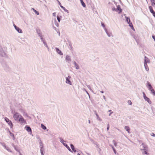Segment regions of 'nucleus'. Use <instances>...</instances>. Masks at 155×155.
I'll return each mask as SVG.
<instances>
[{
	"label": "nucleus",
	"instance_id": "4d7b16f0",
	"mask_svg": "<svg viewBox=\"0 0 155 155\" xmlns=\"http://www.w3.org/2000/svg\"><path fill=\"white\" fill-rule=\"evenodd\" d=\"M102 26H103V27H105V25H104V24H102Z\"/></svg>",
	"mask_w": 155,
	"mask_h": 155
},
{
	"label": "nucleus",
	"instance_id": "f704fd0d",
	"mask_svg": "<svg viewBox=\"0 0 155 155\" xmlns=\"http://www.w3.org/2000/svg\"><path fill=\"white\" fill-rule=\"evenodd\" d=\"M74 66L77 69H78L79 68V67L77 64H76V65H74Z\"/></svg>",
	"mask_w": 155,
	"mask_h": 155
},
{
	"label": "nucleus",
	"instance_id": "1a4fd4ad",
	"mask_svg": "<svg viewBox=\"0 0 155 155\" xmlns=\"http://www.w3.org/2000/svg\"><path fill=\"white\" fill-rule=\"evenodd\" d=\"M147 88H148V89L150 91L151 90L153 89V88L151 86V84H150V83L149 82H147Z\"/></svg>",
	"mask_w": 155,
	"mask_h": 155
},
{
	"label": "nucleus",
	"instance_id": "cd10ccee",
	"mask_svg": "<svg viewBox=\"0 0 155 155\" xmlns=\"http://www.w3.org/2000/svg\"><path fill=\"white\" fill-rule=\"evenodd\" d=\"M151 2V5L153 6H154L155 5V0H150Z\"/></svg>",
	"mask_w": 155,
	"mask_h": 155
},
{
	"label": "nucleus",
	"instance_id": "c9c22d12",
	"mask_svg": "<svg viewBox=\"0 0 155 155\" xmlns=\"http://www.w3.org/2000/svg\"><path fill=\"white\" fill-rule=\"evenodd\" d=\"M54 23L55 24V25H56V26L57 27H58L59 26V24L57 22V21H56V20L55 21V22Z\"/></svg>",
	"mask_w": 155,
	"mask_h": 155
},
{
	"label": "nucleus",
	"instance_id": "bf43d9fd",
	"mask_svg": "<svg viewBox=\"0 0 155 155\" xmlns=\"http://www.w3.org/2000/svg\"><path fill=\"white\" fill-rule=\"evenodd\" d=\"M110 127H107V130H109Z\"/></svg>",
	"mask_w": 155,
	"mask_h": 155
},
{
	"label": "nucleus",
	"instance_id": "c85d7f7f",
	"mask_svg": "<svg viewBox=\"0 0 155 155\" xmlns=\"http://www.w3.org/2000/svg\"><path fill=\"white\" fill-rule=\"evenodd\" d=\"M69 47H68V48H69L70 50H72L73 49V46H72V45L71 44H69Z\"/></svg>",
	"mask_w": 155,
	"mask_h": 155
},
{
	"label": "nucleus",
	"instance_id": "864d4df0",
	"mask_svg": "<svg viewBox=\"0 0 155 155\" xmlns=\"http://www.w3.org/2000/svg\"><path fill=\"white\" fill-rule=\"evenodd\" d=\"M88 88H89V89L91 91H93L91 89V87H90V86H89L88 87Z\"/></svg>",
	"mask_w": 155,
	"mask_h": 155
},
{
	"label": "nucleus",
	"instance_id": "09e8293b",
	"mask_svg": "<svg viewBox=\"0 0 155 155\" xmlns=\"http://www.w3.org/2000/svg\"><path fill=\"white\" fill-rule=\"evenodd\" d=\"M56 13L55 12H54L53 13V15L54 16H56Z\"/></svg>",
	"mask_w": 155,
	"mask_h": 155
},
{
	"label": "nucleus",
	"instance_id": "dca6fc26",
	"mask_svg": "<svg viewBox=\"0 0 155 155\" xmlns=\"http://www.w3.org/2000/svg\"><path fill=\"white\" fill-rule=\"evenodd\" d=\"M61 142L67 148H68V147L66 143H65L64 142H66L64 141V140L63 139H61Z\"/></svg>",
	"mask_w": 155,
	"mask_h": 155
},
{
	"label": "nucleus",
	"instance_id": "5701e85b",
	"mask_svg": "<svg viewBox=\"0 0 155 155\" xmlns=\"http://www.w3.org/2000/svg\"><path fill=\"white\" fill-rule=\"evenodd\" d=\"M60 6L64 11L68 13V10L66 9L65 7L62 6V5Z\"/></svg>",
	"mask_w": 155,
	"mask_h": 155
},
{
	"label": "nucleus",
	"instance_id": "412c9836",
	"mask_svg": "<svg viewBox=\"0 0 155 155\" xmlns=\"http://www.w3.org/2000/svg\"><path fill=\"white\" fill-rule=\"evenodd\" d=\"M80 1L81 2V3L82 5L84 7V8L85 7L86 5H85V4L84 3V2L83 0H80Z\"/></svg>",
	"mask_w": 155,
	"mask_h": 155
},
{
	"label": "nucleus",
	"instance_id": "6e6d98bb",
	"mask_svg": "<svg viewBox=\"0 0 155 155\" xmlns=\"http://www.w3.org/2000/svg\"><path fill=\"white\" fill-rule=\"evenodd\" d=\"M41 154H42V155H44V154L43 153L42 150H41Z\"/></svg>",
	"mask_w": 155,
	"mask_h": 155
},
{
	"label": "nucleus",
	"instance_id": "bb28decb",
	"mask_svg": "<svg viewBox=\"0 0 155 155\" xmlns=\"http://www.w3.org/2000/svg\"><path fill=\"white\" fill-rule=\"evenodd\" d=\"M96 116L97 117V120L100 121H101V118L97 114H96Z\"/></svg>",
	"mask_w": 155,
	"mask_h": 155
},
{
	"label": "nucleus",
	"instance_id": "7c9ffc66",
	"mask_svg": "<svg viewBox=\"0 0 155 155\" xmlns=\"http://www.w3.org/2000/svg\"><path fill=\"white\" fill-rule=\"evenodd\" d=\"M113 143L114 144V146L115 147L117 146V143L116 142V141H115V140H113Z\"/></svg>",
	"mask_w": 155,
	"mask_h": 155
},
{
	"label": "nucleus",
	"instance_id": "423d86ee",
	"mask_svg": "<svg viewBox=\"0 0 155 155\" xmlns=\"http://www.w3.org/2000/svg\"><path fill=\"white\" fill-rule=\"evenodd\" d=\"M18 113L17 112L15 113L13 115V118L15 120L18 121L19 120V118L20 117V115H18Z\"/></svg>",
	"mask_w": 155,
	"mask_h": 155
},
{
	"label": "nucleus",
	"instance_id": "9d476101",
	"mask_svg": "<svg viewBox=\"0 0 155 155\" xmlns=\"http://www.w3.org/2000/svg\"><path fill=\"white\" fill-rule=\"evenodd\" d=\"M105 31L107 35L109 37H113V35L111 32L108 31L106 29H105Z\"/></svg>",
	"mask_w": 155,
	"mask_h": 155
},
{
	"label": "nucleus",
	"instance_id": "0eeeda50",
	"mask_svg": "<svg viewBox=\"0 0 155 155\" xmlns=\"http://www.w3.org/2000/svg\"><path fill=\"white\" fill-rule=\"evenodd\" d=\"M5 120L9 126H13V124L11 120H10L7 117H5L4 118Z\"/></svg>",
	"mask_w": 155,
	"mask_h": 155
},
{
	"label": "nucleus",
	"instance_id": "ea45409f",
	"mask_svg": "<svg viewBox=\"0 0 155 155\" xmlns=\"http://www.w3.org/2000/svg\"><path fill=\"white\" fill-rule=\"evenodd\" d=\"M150 135L152 136L155 137V134H154L153 133H151Z\"/></svg>",
	"mask_w": 155,
	"mask_h": 155
},
{
	"label": "nucleus",
	"instance_id": "f257e3e1",
	"mask_svg": "<svg viewBox=\"0 0 155 155\" xmlns=\"http://www.w3.org/2000/svg\"><path fill=\"white\" fill-rule=\"evenodd\" d=\"M0 63L6 72L8 73L12 72V69L9 67L6 61L2 58H0Z\"/></svg>",
	"mask_w": 155,
	"mask_h": 155
},
{
	"label": "nucleus",
	"instance_id": "6ab92c4d",
	"mask_svg": "<svg viewBox=\"0 0 155 155\" xmlns=\"http://www.w3.org/2000/svg\"><path fill=\"white\" fill-rule=\"evenodd\" d=\"M150 91V93L153 95L155 96V91L154 90L153 88Z\"/></svg>",
	"mask_w": 155,
	"mask_h": 155
},
{
	"label": "nucleus",
	"instance_id": "de8ad7c7",
	"mask_svg": "<svg viewBox=\"0 0 155 155\" xmlns=\"http://www.w3.org/2000/svg\"><path fill=\"white\" fill-rule=\"evenodd\" d=\"M73 63L74 65H76V64H77V63L75 61H73Z\"/></svg>",
	"mask_w": 155,
	"mask_h": 155
},
{
	"label": "nucleus",
	"instance_id": "774afa93",
	"mask_svg": "<svg viewBox=\"0 0 155 155\" xmlns=\"http://www.w3.org/2000/svg\"><path fill=\"white\" fill-rule=\"evenodd\" d=\"M56 28L54 27V29H55V30Z\"/></svg>",
	"mask_w": 155,
	"mask_h": 155
},
{
	"label": "nucleus",
	"instance_id": "338daca9",
	"mask_svg": "<svg viewBox=\"0 0 155 155\" xmlns=\"http://www.w3.org/2000/svg\"><path fill=\"white\" fill-rule=\"evenodd\" d=\"M44 1H45V3H46V1L45 0H44Z\"/></svg>",
	"mask_w": 155,
	"mask_h": 155
},
{
	"label": "nucleus",
	"instance_id": "69168bd1",
	"mask_svg": "<svg viewBox=\"0 0 155 155\" xmlns=\"http://www.w3.org/2000/svg\"><path fill=\"white\" fill-rule=\"evenodd\" d=\"M68 79H69V78H70V77H69V76H68Z\"/></svg>",
	"mask_w": 155,
	"mask_h": 155
},
{
	"label": "nucleus",
	"instance_id": "39448f33",
	"mask_svg": "<svg viewBox=\"0 0 155 155\" xmlns=\"http://www.w3.org/2000/svg\"><path fill=\"white\" fill-rule=\"evenodd\" d=\"M0 54L1 56L2 57H5L6 56V54L4 51L3 48L0 45Z\"/></svg>",
	"mask_w": 155,
	"mask_h": 155
},
{
	"label": "nucleus",
	"instance_id": "603ef678",
	"mask_svg": "<svg viewBox=\"0 0 155 155\" xmlns=\"http://www.w3.org/2000/svg\"><path fill=\"white\" fill-rule=\"evenodd\" d=\"M152 37L153 39L154 40V41H155V36L154 35H153Z\"/></svg>",
	"mask_w": 155,
	"mask_h": 155
},
{
	"label": "nucleus",
	"instance_id": "13d9d810",
	"mask_svg": "<svg viewBox=\"0 0 155 155\" xmlns=\"http://www.w3.org/2000/svg\"><path fill=\"white\" fill-rule=\"evenodd\" d=\"M153 16L155 17V12L153 14Z\"/></svg>",
	"mask_w": 155,
	"mask_h": 155
},
{
	"label": "nucleus",
	"instance_id": "4468645a",
	"mask_svg": "<svg viewBox=\"0 0 155 155\" xmlns=\"http://www.w3.org/2000/svg\"><path fill=\"white\" fill-rule=\"evenodd\" d=\"M70 147L72 151H73L74 153L76 152V150L75 149L74 147L73 144H71Z\"/></svg>",
	"mask_w": 155,
	"mask_h": 155
},
{
	"label": "nucleus",
	"instance_id": "f03ea898",
	"mask_svg": "<svg viewBox=\"0 0 155 155\" xmlns=\"http://www.w3.org/2000/svg\"><path fill=\"white\" fill-rule=\"evenodd\" d=\"M19 123L22 125H24L25 124H27V123L26 120L23 117L20 115V117L19 118V120L18 121Z\"/></svg>",
	"mask_w": 155,
	"mask_h": 155
},
{
	"label": "nucleus",
	"instance_id": "f8f14e48",
	"mask_svg": "<svg viewBox=\"0 0 155 155\" xmlns=\"http://www.w3.org/2000/svg\"><path fill=\"white\" fill-rule=\"evenodd\" d=\"M36 32H37V34L39 36V37H41V36H42L41 30L40 29H38L37 28H36Z\"/></svg>",
	"mask_w": 155,
	"mask_h": 155
},
{
	"label": "nucleus",
	"instance_id": "37998d69",
	"mask_svg": "<svg viewBox=\"0 0 155 155\" xmlns=\"http://www.w3.org/2000/svg\"><path fill=\"white\" fill-rule=\"evenodd\" d=\"M56 0L58 1V4L60 5V6L61 5V3L58 1V0Z\"/></svg>",
	"mask_w": 155,
	"mask_h": 155
},
{
	"label": "nucleus",
	"instance_id": "c03bdc74",
	"mask_svg": "<svg viewBox=\"0 0 155 155\" xmlns=\"http://www.w3.org/2000/svg\"><path fill=\"white\" fill-rule=\"evenodd\" d=\"M68 84L71 85H72V82H71V81H69V80H68Z\"/></svg>",
	"mask_w": 155,
	"mask_h": 155
},
{
	"label": "nucleus",
	"instance_id": "72a5a7b5",
	"mask_svg": "<svg viewBox=\"0 0 155 155\" xmlns=\"http://www.w3.org/2000/svg\"><path fill=\"white\" fill-rule=\"evenodd\" d=\"M23 115L24 117H26L28 116V114H27V113L25 112H24V113L23 114Z\"/></svg>",
	"mask_w": 155,
	"mask_h": 155
},
{
	"label": "nucleus",
	"instance_id": "680f3d73",
	"mask_svg": "<svg viewBox=\"0 0 155 155\" xmlns=\"http://www.w3.org/2000/svg\"><path fill=\"white\" fill-rule=\"evenodd\" d=\"M108 112H110V113L111 112H112V111H111V110H109L108 111Z\"/></svg>",
	"mask_w": 155,
	"mask_h": 155
},
{
	"label": "nucleus",
	"instance_id": "0e129e2a",
	"mask_svg": "<svg viewBox=\"0 0 155 155\" xmlns=\"http://www.w3.org/2000/svg\"><path fill=\"white\" fill-rule=\"evenodd\" d=\"M77 155H80V153H78Z\"/></svg>",
	"mask_w": 155,
	"mask_h": 155
},
{
	"label": "nucleus",
	"instance_id": "6e6552de",
	"mask_svg": "<svg viewBox=\"0 0 155 155\" xmlns=\"http://www.w3.org/2000/svg\"><path fill=\"white\" fill-rule=\"evenodd\" d=\"M13 26L15 30L19 33H22V30L18 27L15 24H14Z\"/></svg>",
	"mask_w": 155,
	"mask_h": 155
},
{
	"label": "nucleus",
	"instance_id": "4c0bfd02",
	"mask_svg": "<svg viewBox=\"0 0 155 155\" xmlns=\"http://www.w3.org/2000/svg\"><path fill=\"white\" fill-rule=\"evenodd\" d=\"M128 104H129L130 105H132V102H131V101H130V100H129V101H128Z\"/></svg>",
	"mask_w": 155,
	"mask_h": 155
},
{
	"label": "nucleus",
	"instance_id": "58836bf2",
	"mask_svg": "<svg viewBox=\"0 0 155 155\" xmlns=\"http://www.w3.org/2000/svg\"><path fill=\"white\" fill-rule=\"evenodd\" d=\"M112 149H113V151H114V153H116V150L113 147H112Z\"/></svg>",
	"mask_w": 155,
	"mask_h": 155
},
{
	"label": "nucleus",
	"instance_id": "e2e57ef3",
	"mask_svg": "<svg viewBox=\"0 0 155 155\" xmlns=\"http://www.w3.org/2000/svg\"><path fill=\"white\" fill-rule=\"evenodd\" d=\"M87 155H91L90 154L88 153H86Z\"/></svg>",
	"mask_w": 155,
	"mask_h": 155
},
{
	"label": "nucleus",
	"instance_id": "5fc2aeb1",
	"mask_svg": "<svg viewBox=\"0 0 155 155\" xmlns=\"http://www.w3.org/2000/svg\"><path fill=\"white\" fill-rule=\"evenodd\" d=\"M84 91H85L87 94L89 96V94L88 92L86 90H84Z\"/></svg>",
	"mask_w": 155,
	"mask_h": 155
},
{
	"label": "nucleus",
	"instance_id": "393cba45",
	"mask_svg": "<svg viewBox=\"0 0 155 155\" xmlns=\"http://www.w3.org/2000/svg\"><path fill=\"white\" fill-rule=\"evenodd\" d=\"M61 16L59 15H57V20H58V22H60L61 18Z\"/></svg>",
	"mask_w": 155,
	"mask_h": 155
},
{
	"label": "nucleus",
	"instance_id": "e433bc0d",
	"mask_svg": "<svg viewBox=\"0 0 155 155\" xmlns=\"http://www.w3.org/2000/svg\"><path fill=\"white\" fill-rule=\"evenodd\" d=\"M40 39L41 41L44 43V42H45V39H43V38L42 37V36H41V37H40Z\"/></svg>",
	"mask_w": 155,
	"mask_h": 155
},
{
	"label": "nucleus",
	"instance_id": "2eb2a0df",
	"mask_svg": "<svg viewBox=\"0 0 155 155\" xmlns=\"http://www.w3.org/2000/svg\"><path fill=\"white\" fill-rule=\"evenodd\" d=\"M25 128L28 132H30V134H31V129L29 127H25Z\"/></svg>",
	"mask_w": 155,
	"mask_h": 155
},
{
	"label": "nucleus",
	"instance_id": "20e7f679",
	"mask_svg": "<svg viewBox=\"0 0 155 155\" xmlns=\"http://www.w3.org/2000/svg\"><path fill=\"white\" fill-rule=\"evenodd\" d=\"M143 94L144 100L149 104H151L152 103V102L146 96L144 92L143 93Z\"/></svg>",
	"mask_w": 155,
	"mask_h": 155
},
{
	"label": "nucleus",
	"instance_id": "c756f323",
	"mask_svg": "<svg viewBox=\"0 0 155 155\" xmlns=\"http://www.w3.org/2000/svg\"><path fill=\"white\" fill-rule=\"evenodd\" d=\"M9 133H10V134L11 135V136L13 138V139H15V137H14V135L13 134V133H11V132H9Z\"/></svg>",
	"mask_w": 155,
	"mask_h": 155
},
{
	"label": "nucleus",
	"instance_id": "473e14b6",
	"mask_svg": "<svg viewBox=\"0 0 155 155\" xmlns=\"http://www.w3.org/2000/svg\"><path fill=\"white\" fill-rule=\"evenodd\" d=\"M43 44H44L45 46L48 48V45L47 44V43H46V41L45 42H44Z\"/></svg>",
	"mask_w": 155,
	"mask_h": 155
},
{
	"label": "nucleus",
	"instance_id": "8fccbe9b",
	"mask_svg": "<svg viewBox=\"0 0 155 155\" xmlns=\"http://www.w3.org/2000/svg\"><path fill=\"white\" fill-rule=\"evenodd\" d=\"M68 150L72 152V151L71 150V149L68 146Z\"/></svg>",
	"mask_w": 155,
	"mask_h": 155
},
{
	"label": "nucleus",
	"instance_id": "2f4dec72",
	"mask_svg": "<svg viewBox=\"0 0 155 155\" xmlns=\"http://www.w3.org/2000/svg\"><path fill=\"white\" fill-rule=\"evenodd\" d=\"M128 24H129V25L130 27L131 28H132V29H133L134 28L133 26L132 23H130V22L129 23H128Z\"/></svg>",
	"mask_w": 155,
	"mask_h": 155
},
{
	"label": "nucleus",
	"instance_id": "aec40b11",
	"mask_svg": "<svg viewBox=\"0 0 155 155\" xmlns=\"http://www.w3.org/2000/svg\"><path fill=\"white\" fill-rule=\"evenodd\" d=\"M144 66L146 70L148 71L149 70V68L147 64H144Z\"/></svg>",
	"mask_w": 155,
	"mask_h": 155
},
{
	"label": "nucleus",
	"instance_id": "7ed1b4c3",
	"mask_svg": "<svg viewBox=\"0 0 155 155\" xmlns=\"http://www.w3.org/2000/svg\"><path fill=\"white\" fill-rule=\"evenodd\" d=\"M117 8L114 7L112 8V10L113 11H116L118 13H120L122 12V9L120 7V5L117 6Z\"/></svg>",
	"mask_w": 155,
	"mask_h": 155
},
{
	"label": "nucleus",
	"instance_id": "ddd939ff",
	"mask_svg": "<svg viewBox=\"0 0 155 155\" xmlns=\"http://www.w3.org/2000/svg\"><path fill=\"white\" fill-rule=\"evenodd\" d=\"M150 62V60L147 58L145 56L144 59V64H147V63H149Z\"/></svg>",
	"mask_w": 155,
	"mask_h": 155
},
{
	"label": "nucleus",
	"instance_id": "a19ab883",
	"mask_svg": "<svg viewBox=\"0 0 155 155\" xmlns=\"http://www.w3.org/2000/svg\"><path fill=\"white\" fill-rule=\"evenodd\" d=\"M27 118L28 119L31 120V117L30 116H29L28 115V116L27 117Z\"/></svg>",
	"mask_w": 155,
	"mask_h": 155
},
{
	"label": "nucleus",
	"instance_id": "a18cd8bd",
	"mask_svg": "<svg viewBox=\"0 0 155 155\" xmlns=\"http://www.w3.org/2000/svg\"><path fill=\"white\" fill-rule=\"evenodd\" d=\"M65 60H66V61H68V55H67L66 56V58H65Z\"/></svg>",
	"mask_w": 155,
	"mask_h": 155
},
{
	"label": "nucleus",
	"instance_id": "b1692460",
	"mask_svg": "<svg viewBox=\"0 0 155 155\" xmlns=\"http://www.w3.org/2000/svg\"><path fill=\"white\" fill-rule=\"evenodd\" d=\"M125 18L126 20V21H127L128 23H129L130 22V18H129L126 16H125Z\"/></svg>",
	"mask_w": 155,
	"mask_h": 155
},
{
	"label": "nucleus",
	"instance_id": "4be33fe9",
	"mask_svg": "<svg viewBox=\"0 0 155 155\" xmlns=\"http://www.w3.org/2000/svg\"><path fill=\"white\" fill-rule=\"evenodd\" d=\"M32 9H33V12L35 13L36 15H39V12L38 11H37L35 9L33 8H32Z\"/></svg>",
	"mask_w": 155,
	"mask_h": 155
},
{
	"label": "nucleus",
	"instance_id": "49530a36",
	"mask_svg": "<svg viewBox=\"0 0 155 155\" xmlns=\"http://www.w3.org/2000/svg\"><path fill=\"white\" fill-rule=\"evenodd\" d=\"M113 113V112H111L109 114V116H110Z\"/></svg>",
	"mask_w": 155,
	"mask_h": 155
},
{
	"label": "nucleus",
	"instance_id": "79ce46f5",
	"mask_svg": "<svg viewBox=\"0 0 155 155\" xmlns=\"http://www.w3.org/2000/svg\"><path fill=\"white\" fill-rule=\"evenodd\" d=\"M66 83L67 84H68V77H66Z\"/></svg>",
	"mask_w": 155,
	"mask_h": 155
},
{
	"label": "nucleus",
	"instance_id": "9b49d317",
	"mask_svg": "<svg viewBox=\"0 0 155 155\" xmlns=\"http://www.w3.org/2000/svg\"><path fill=\"white\" fill-rule=\"evenodd\" d=\"M55 49L56 52L58 53V54L61 55H63V54L61 51L58 48L56 47Z\"/></svg>",
	"mask_w": 155,
	"mask_h": 155
},
{
	"label": "nucleus",
	"instance_id": "f3484780",
	"mask_svg": "<svg viewBox=\"0 0 155 155\" xmlns=\"http://www.w3.org/2000/svg\"><path fill=\"white\" fill-rule=\"evenodd\" d=\"M149 9L150 12L153 14L155 12L153 10V8L151 6H149Z\"/></svg>",
	"mask_w": 155,
	"mask_h": 155
},
{
	"label": "nucleus",
	"instance_id": "a878e982",
	"mask_svg": "<svg viewBox=\"0 0 155 155\" xmlns=\"http://www.w3.org/2000/svg\"><path fill=\"white\" fill-rule=\"evenodd\" d=\"M143 150H144V152H143L146 155H148L149 154V153H148L147 152V151L146 149H144Z\"/></svg>",
	"mask_w": 155,
	"mask_h": 155
},
{
	"label": "nucleus",
	"instance_id": "052dcab7",
	"mask_svg": "<svg viewBox=\"0 0 155 155\" xmlns=\"http://www.w3.org/2000/svg\"><path fill=\"white\" fill-rule=\"evenodd\" d=\"M41 126H45L43 124H41Z\"/></svg>",
	"mask_w": 155,
	"mask_h": 155
},
{
	"label": "nucleus",
	"instance_id": "3c124183",
	"mask_svg": "<svg viewBox=\"0 0 155 155\" xmlns=\"http://www.w3.org/2000/svg\"><path fill=\"white\" fill-rule=\"evenodd\" d=\"M42 128L44 129V130H45L46 129V127H41Z\"/></svg>",
	"mask_w": 155,
	"mask_h": 155
},
{
	"label": "nucleus",
	"instance_id": "a211bd4d",
	"mask_svg": "<svg viewBox=\"0 0 155 155\" xmlns=\"http://www.w3.org/2000/svg\"><path fill=\"white\" fill-rule=\"evenodd\" d=\"M125 129L129 133H130V128L129 127H125Z\"/></svg>",
	"mask_w": 155,
	"mask_h": 155
}]
</instances>
